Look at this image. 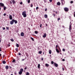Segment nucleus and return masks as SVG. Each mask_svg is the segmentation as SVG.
<instances>
[{
	"label": "nucleus",
	"instance_id": "f257e3e1",
	"mask_svg": "<svg viewBox=\"0 0 75 75\" xmlns=\"http://www.w3.org/2000/svg\"><path fill=\"white\" fill-rule=\"evenodd\" d=\"M0 7H4V10H6L7 8V7L4 5V3H0Z\"/></svg>",
	"mask_w": 75,
	"mask_h": 75
},
{
	"label": "nucleus",
	"instance_id": "f03ea898",
	"mask_svg": "<svg viewBox=\"0 0 75 75\" xmlns=\"http://www.w3.org/2000/svg\"><path fill=\"white\" fill-rule=\"evenodd\" d=\"M22 15L24 17H26L27 15L25 11L22 12Z\"/></svg>",
	"mask_w": 75,
	"mask_h": 75
},
{
	"label": "nucleus",
	"instance_id": "7ed1b4c3",
	"mask_svg": "<svg viewBox=\"0 0 75 75\" xmlns=\"http://www.w3.org/2000/svg\"><path fill=\"white\" fill-rule=\"evenodd\" d=\"M14 19H13L11 21H10V24L11 25H13L14 24Z\"/></svg>",
	"mask_w": 75,
	"mask_h": 75
},
{
	"label": "nucleus",
	"instance_id": "20e7f679",
	"mask_svg": "<svg viewBox=\"0 0 75 75\" xmlns=\"http://www.w3.org/2000/svg\"><path fill=\"white\" fill-rule=\"evenodd\" d=\"M64 10L65 11H68L69 9L67 7H65L64 8Z\"/></svg>",
	"mask_w": 75,
	"mask_h": 75
},
{
	"label": "nucleus",
	"instance_id": "39448f33",
	"mask_svg": "<svg viewBox=\"0 0 75 75\" xmlns=\"http://www.w3.org/2000/svg\"><path fill=\"white\" fill-rule=\"evenodd\" d=\"M72 29V24H70L69 25V31H70Z\"/></svg>",
	"mask_w": 75,
	"mask_h": 75
},
{
	"label": "nucleus",
	"instance_id": "423d86ee",
	"mask_svg": "<svg viewBox=\"0 0 75 75\" xmlns=\"http://www.w3.org/2000/svg\"><path fill=\"white\" fill-rule=\"evenodd\" d=\"M70 59L71 60L72 59L73 61H75V58L74 57H71V58H70Z\"/></svg>",
	"mask_w": 75,
	"mask_h": 75
},
{
	"label": "nucleus",
	"instance_id": "0eeeda50",
	"mask_svg": "<svg viewBox=\"0 0 75 75\" xmlns=\"http://www.w3.org/2000/svg\"><path fill=\"white\" fill-rule=\"evenodd\" d=\"M46 36H47V34H46V33H44V34L43 35V38H45V37H46Z\"/></svg>",
	"mask_w": 75,
	"mask_h": 75
},
{
	"label": "nucleus",
	"instance_id": "6e6552de",
	"mask_svg": "<svg viewBox=\"0 0 75 75\" xmlns=\"http://www.w3.org/2000/svg\"><path fill=\"white\" fill-rule=\"evenodd\" d=\"M54 65L55 67H57L58 66V64H57V63H56L55 62L54 63Z\"/></svg>",
	"mask_w": 75,
	"mask_h": 75
},
{
	"label": "nucleus",
	"instance_id": "1a4fd4ad",
	"mask_svg": "<svg viewBox=\"0 0 75 75\" xmlns=\"http://www.w3.org/2000/svg\"><path fill=\"white\" fill-rule=\"evenodd\" d=\"M9 18L10 20H12L13 18L12 16V15H10Z\"/></svg>",
	"mask_w": 75,
	"mask_h": 75
},
{
	"label": "nucleus",
	"instance_id": "9d476101",
	"mask_svg": "<svg viewBox=\"0 0 75 75\" xmlns=\"http://www.w3.org/2000/svg\"><path fill=\"white\" fill-rule=\"evenodd\" d=\"M24 33H23V32H22V33H21V35L22 36H24Z\"/></svg>",
	"mask_w": 75,
	"mask_h": 75
},
{
	"label": "nucleus",
	"instance_id": "9b49d317",
	"mask_svg": "<svg viewBox=\"0 0 75 75\" xmlns=\"http://www.w3.org/2000/svg\"><path fill=\"white\" fill-rule=\"evenodd\" d=\"M60 4L61 3L59 1H58L57 3V5H58V6H60Z\"/></svg>",
	"mask_w": 75,
	"mask_h": 75
},
{
	"label": "nucleus",
	"instance_id": "f8f14e48",
	"mask_svg": "<svg viewBox=\"0 0 75 75\" xmlns=\"http://www.w3.org/2000/svg\"><path fill=\"white\" fill-rule=\"evenodd\" d=\"M44 17H45V18H47L48 17L47 15V14H45Z\"/></svg>",
	"mask_w": 75,
	"mask_h": 75
},
{
	"label": "nucleus",
	"instance_id": "ddd939ff",
	"mask_svg": "<svg viewBox=\"0 0 75 75\" xmlns=\"http://www.w3.org/2000/svg\"><path fill=\"white\" fill-rule=\"evenodd\" d=\"M14 22H15V24H17V21L16 20H15L14 19Z\"/></svg>",
	"mask_w": 75,
	"mask_h": 75
},
{
	"label": "nucleus",
	"instance_id": "4468645a",
	"mask_svg": "<svg viewBox=\"0 0 75 75\" xmlns=\"http://www.w3.org/2000/svg\"><path fill=\"white\" fill-rule=\"evenodd\" d=\"M21 74H22V73H23V68H21Z\"/></svg>",
	"mask_w": 75,
	"mask_h": 75
},
{
	"label": "nucleus",
	"instance_id": "2eb2a0df",
	"mask_svg": "<svg viewBox=\"0 0 75 75\" xmlns=\"http://www.w3.org/2000/svg\"><path fill=\"white\" fill-rule=\"evenodd\" d=\"M25 55H26L27 57H29V55L28 54L27 52H25Z\"/></svg>",
	"mask_w": 75,
	"mask_h": 75
},
{
	"label": "nucleus",
	"instance_id": "dca6fc26",
	"mask_svg": "<svg viewBox=\"0 0 75 75\" xmlns=\"http://www.w3.org/2000/svg\"><path fill=\"white\" fill-rule=\"evenodd\" d=\"M56 51H57V52H58V53H59V51L58 48H57V49H56Z\"/></svg>",
	"mask_w": 75,
	"mask_h": 75
},
{
	"label": "nucleus",
	"instance_id": "f3484780",
	"mask_svg": "<svg viewBox=\"0 0 75 75\" xmlns=\"http://www.w3.org/2000/svg\"><path fill=\"white\" fill-rule=\"evenodd\" d=\"M13 4H15V3H16V2L15 1V0H13L12 1Z\"/></svg>",
	"mask_w": 75,
	"mask_h": 75
},
{
	"label": "nucleus",
	"instance_id": "a211bd4d",
	"mask_svg": "<svg viewBox=\"0 0 75 75\" xmlns=\"http://www.w3.org/2000/svg\"><path fill=\"white\" fill-rule=\"evenodd\" d=\"M6 61L5 60H3V61H2V63L3 64H6Z\"/></svg>",
	"mask_w": 75,
	"mask_h": 75
},
{
	"label": "nucleus",
	"instance_id": "6ab92c4d",
	"mask_svg": "<svg viewBox=\"0 0 75 75\" xmlns=\"http://www.w3.org/2000/svg\"><path fill=\"white\" fill-rule=\"evenodd\" d=\"M18 73H19V75H21V69H20V71Z\"/></svg>",
	"mask_w": 75,
	"mask_h": 75
},
{
	"label": "nucleus",
	"instance_id": "aec40b11",
	"mask_svg": "<svg viewBox=\"0 0 75 75\" xmlns=\"http://www.w3.org/2000/svg\"><path fill=\"white\" fill-rule=\"evenodd\" d=\"M15 50H16V51H17V52H18V48H15Z\"/></svg>",
	"mask_w": 75,
	"mask_h": 75
},
{
	"label": "nucleus",
	"instance_id": "412c9836",
	"mask_svg": "<svg viewBox=\"0 0 75 75\" xmlns=\"http://www.w3.org/2000/svg\"><path fill=\"white\" fill-rule=\"evenodd\" d=\"M35 34H38V31H35Z\"/></svg>",
	"mask_w": 75,
	"mask_h": 75
},
{
	"label": "nucleus",
	"instance_id": "4be33fe9",
	"mask_svg": "<svg viewBox=\"0 0 75 75\" xmlns=\"http://www.w3.org/2000/svg\"><path fill=\"white\" fill-rule=\"evenodd\" d=\"M8 68H9V67L8 65H6V69H8Z\"/></svg>",
	"mask_w": 75,
	"mask_h": 75
},
{
	"label": "nucleus",
	"instance_id": "5701e85b",
	"mask_svg": "<svg viewBox=\"0 0 75 75\" xmlns=\"http://www.w3.org/2000/svg\"><path fill=\"white\" fill-rule=\"evenodd\" d=\"M51 53H52V50H50L49 51V54H51Z\"/></svg>",
	"mask_w": 75,
	"mask_h": 75
},
{
	"label": "nucleus",
	"instance_id": "b1692460",
	"mask_svg": "<svg viewBox=\"0 0 75 75\" xmlns=\"http://www.w3.org/2000/svg\"><path fill=\"white\" fill-rule=\"evenodd\" d=\"M40 64H38V67L39 68H40Z\"/></svg>",
	"mask_w": 75,
	"mask_h": 75
},
{
	"label": "nucleus",
	"instance_id": "393cba45",
	"mask_svg": "<svg viewBox=\"0 0 75 75\" xmlns=\"http://www.w3.org/2000/svg\"><path fill=\"white\" fill-rule=\"evenodd\" d=\"M45 65L46 67H48L49 66V64H46Z\"/></svg>",
	"mask_w": 75,
	"mask_h": 75
},
{
	"label": "nucleus",
	"instance_id": "a878e982",
	"mask_svg": "<svg viewBox=\"0 0 75 75\" xmlns=\"http://www.w3.org/2000/svg\"><path fill=\"white\" fill-rule=\"evenodd\" d=\"M64 4H63V1H62V5H64V4H65V1H64Z\"/></svg>",
	"mask_w": 75,
	"mask_h": 75
},
{
	"label": "nucleus",
	"instance_id": "bb28decb",
	"mask_svg": "<svg viewBox=\"0 0 75 75\" xmlns=\"http://www.w3.org/2000/svg\"><path fill=\"white\" fill-rule=\"evenodd\" d=\"M16 45L17 47H19V45H18V44H16Z\"/></svg>",
	"mask_w": 75,
	"mask_h": 75
},
{
	"label": "nucleus",
	"instance_id": "cd10ccee",
	"mask_svg": "<svg viewBox=\"0 0 75 75\" xmlns=\"http://www.w3.org/2000/svg\"><path fill=\"white\" fill-rule=\"evenodd\" d=\"M15 61H16V60H15V59H14L13 60V61H12V62H15Z\"/></svg>",
	"mask_w": 75,
	"mask_h": 75
},
{
	"label": "nucleus",
	"instance_id": "c85d7f7f",
	"mask_svg": "<svg viewBox=\"0 0 75 75\" xmlns=\"http://www.w3.org/2000/svg\"><path fill=\"white\" fill-rule=\"evenodd\" d=\"M29 75V73H28V72H27L26 74V75Z\"/></svg>",
	"mask_w": 75,
	"mask_h": 75
},
{
	"label": "nucleus",
	"instance_id": "c756f323",
	"mask_svg": "<svg viewBox=\"0 0 75 75\" xmlns=\"http://www.w3.org/2000/svg\"><path fill=\"white\" fill-rule=\"evenodd\" d=\"M10 40L11 41H12V42L14 41V40L13 38H11V39H10Z\"/></svg>",
	"mask_w": 75,
	"mask_h": 75
},
{
	"label": "nucleus",
	"instance_id": "7c9ffc66",
	"mask_svg": "<svg viewBox=\"0 0 75 75\" xmlns=\"http://www.w3.org/2000/svg\"><path fill=\"white\" fill-rule=\"evenodd\" d=\"M42 51H39V54H42Z\"/></svg>",
	"mask_w": 75,
	"mask_h": 75
},
{
	"label": "nucleus",
	"instance_id": "2f4dec72",
	"mask_svg": "<svg viewBox=\"0 0 75 75\" xmlns=\"http://www.w3.org/2000/svg\"><path fill=\"white\" fill-rule=\"evenodd\" d=\"M30 0H28V3H30Z\"/></svg>",
	"mask_w": 75,
	"mask_h": 75
},
{
	"label": "nucleus",
	"instance_id": "473e14b6",
	"mask_svg": "<svg viewBox=\"0 0 75 75\" xmlns=\"http://www.w3.org/2000/svg\"><path fill=\"white\" fill-rule=\"evenodd\" d=\"M6 30H9V28L8 27H6Z\"/></svg>",
	"mask_w": 75,
	"mask_h": 75
},
{
	"label": "nucleus",
	"instance_id": "72a5a7b5",
	"mask_svg": "<svg viewBox=\"0 0 75 75\" xmlns=\"http://www.w3.org/2000/svg\"><path fill=\"white\" fill-rule=\"evenodd\" d=\"M31 40H32L33 41H34L33 38H32V37H31Z\"/></svg>",
	"mask_w": 75,
	"mask_h": 75
},
{
	"label": "nucleus",
	"instance_id": "f704fd0d",
	"mask_svg": "<svg viewBox=\"0 0 75 75\" xmlns=\"http://www.w3.org/2000/svg\"><path fill=\"white\" fill-rule=\"evenodd\" d=\"M51 64H54V61H51Z\"/></svg>",
	"mask_w": 75,
	"mask_h": 75
},
{
	"label": "nucleus",
	"instance_id": "c9c22d12",
	"mask_svg": "<svg viewBox=\"0 0 75 75\" xmlns=\"http://www.w3.org/2000/svg\"><path fill=\"white\" fill-rule=\"evenodd\" d=\"M30 7H33V3H32L31 4V6H30Z\"/></svg>",
	"mask_w": 75,
	"mask_h": 75
},
{
	"label": "nucleus",
	"instance_id": "e433bc0d",
	"mask_svg": "<svg viewBox=\"0 0 75 75\" xmlns=\"http://www.w3.org/2000/svg\"><path fill=\"white\" fill-rule=\"evenodd\" d=\"M39 7H36V10H38V9H39Z\"/></svg>",
	"mask_w": 75,
	"mask_h": 75
},
{
	"label": "nucleus",
	"instance_id": "4c0bfd02",
	"mask_svg": "<svg viewBox=\"0 0 75 75\" xmlns=\"http://www.w3.org/2000/svg\"><path fill=\"white\" fill-rule=\"evenodd\" d=\"M58 47V45H56V49H57V48Z\"/></svg>",
	"mask_w": 75,
	"mask_h": 75
},
{
	"label": "nucleus",
	"instance_id": "58836bf2",
	"mask_svg": "<svg viewBox=\"0 0 75 75\" xmlns=\"http://www.w3.org/2000/svg\"><path fill=\"white\" fill-rule=\"evenodd\" d=\"M6 13H4V14L3 15L4 16H6Z\"/></svg>",
	"mask_w": 75,
	"mask_h": 75
},
{
	"label": "nucleus",
	"instance_id": "ea45409f",
	"mask_svg": "<svg viewBox=\"0 0 75 75\" xmlns=\"http://www.w3.org/2000/svg\"><path fill=\"white\" fill-rule=\"evenodd\" d=\"M18 54L19 55H21V54L20 52H18Z\"/></svg>",
	"mask_w": 75,
	"mask_h": 75
},
{
	"label": "nucleus",
	"instance_id": "a19ab883",
	"mask_svg": "<svg viewBox=\"0 0 75 75\" xmlns=\"http://www.w3.org/2000/svg\"><path fill=\"white\" fill-rule=\"evenodd\" d=\"M42 24H40V27H41V28H42Z\"/></svg>",
	"mask_w": 75,
	"mask_h": 75
},
{
	"label": "nucleus",
	"instance_id": "79ce46f5",
	"mask_svg": "<svg viewBox=\"0 0 75 75\" xmlns=\"http://www.w3.org/2000/svg\"><path fill=\"white\" fill-rule=\"evenodd\" d=\"M62 50L63 51H65V50L64 48H63Z\"/></svg>",
	"mask_w": 75,
	"mask_h": 75
},
{
	"label": "nucleus",
	"instance_id": "37998d69",
	"mask_svg": "<svg viewBox=\"0 0 75 75\" xmlns=\"http://www.w3.org/2000/svg\"><path fill=\"white\" fill-rule=\"evenodd\" d=\"M53 1V0H49V1H50V2H52Z\"/></svg>",
	"mask_w": 75,
	"mask_h": 75
},
{
	"label": "nucleus",
	"instance_id": "c03bdc74",
	"mask_svg": "<svg viewBox=\"0 0 75 75\" xmlns=\"http://www.w3.org/2000/svg\"><path fill=\"white\" fill-rule=\"evenodd\" d=\"M25 69H27V67H25V68H24Z\"/></svg>",
	"mask_w": 75,
	"mask_h": 75
},
{
	"label": "nucleus",
	"instance_id": "a18cd8bd",
	"mask_svg": "<svg viewBox=\"0 0 75 75\" xmlns=\"http://www.w3.org/2000/svg\"><path fill=\"white\" fill-rule=\"evenodd\" d=\"M53 16L55 17L56 14H53Z\"/></svg>",
	"mask_w": 75,
	"mask_h": 75
},
{
	"label": "nucleus",
	"instance_id": "49530a36",
	"mask_svg": "<svg viewBox=\"0 0 75 75\" xmlns=\"http://www.w3.org/2000/svg\"><path fill=\"white\" fill-rule=\"evenodd\" d=\"M60 20V18L59 17L57 19V20Z\"/></svg>",
	"mask_w": 75,
	"mask_h": 75
},
{
	"label": "nucleus",
	"instance_id": "de8ad7c7",
	"mask_svg": "<svg viewBox=\"0 0 75 75\" xmlns=\"http://www.w3.org/2000/svg\"><path fill=\"white\" fill-rule=\"evenodd\" d=\"M10 4H12V1H10Z\"/></svg>",
	"mask_w": 75,
	"mask_h": 75
},
{
	"label": "nucleus",
	"instance_id": "09e8293b",
	"mask_svg": "<svg viewBox=\"0 0 75 75\" xmlns=\"http://www.w3.org/2000/svg\"><path fill=\"white\" fill-rule=\"evenodd\" d=\"M62 61H65V59H62Z\"/></svg>",
	"mask_w": 75,
	"mask_h": 75
},
{
	"label": "nucleus",
	"instance_id": "8fccbe9b",
	"mask_svg": "<svg viewBox=\"0 0 75 75\" xmlns=\"http://www.w3.org/2000/svg\"><path fill=\"white\" fill-rule=\"evenodd\" d=\"M20 4H23V2H21L20 3Z\"/></svg>",
	"mask_w": 75,
	"mask_h": 75
},
{
	"label": "nucleus",
	"instance_id": "3c124183",
	"mask_svg": "<svg viewBox=\"0 0 75 75\" xmlns=\"http://www.w3.org/2000/svg\"><path fill=\"white\" fill-rule=\"evenodd\" d=\"M3 30H5V27H3Z\"/></svg>",
	"mask_w": 75,
	"mask_h": 75
},
{
	"label": "nucleus",
	"instance_id": "603ef678",
	"mask_svg": "<svg viewBox=\"0 0 75 75\" xmlns=\"http://www.w3.org/2000/svg\"><path fill=\"white\" fill-rule=\"evenodd\" d=\"M73 3V1H71V3Z\"/></svg>",
	"mask_w": 75,
	"mask_h": 75
},
{
	"label": "nucleus",
	"instance_id": "864d4df0",
	"mask_svg": "<svg viewBox=\"0 0 75 75\" xmlns=\"http://www.w3.org/2000/svg\"><path fill=\"white\" fill-rule=\"evenodd\" d=\"M25 60V59H22L21 61H24Z\"/></svg>",
	"mask_w": 75,
	"mask_h": 75
},
{
	"label": "nucleus",
	"instance_id": "5fc2aeb1",
	"mask_svg": "<svg viewBox=\"0 0 75 75\" xmlns=\"http://www.w3.org/2000/svg\"><path fill=\"white\" fill-rule=\"evenodd\" d=\"M47 8H45V11H47Z\"/></svg>",
	"mask_w": 75,
	"mask_h": 75
},
{
	"label": "nucleus",
	"instance_id": "6e6d98bb",
	"mask_svg": "<svg viewBox=\"0 0 75 75\" xmlns=\"http://www.w3.org/2000/svg\"><path fill=\"white\" fill-rule=\"evenodd\" d=\"M62 27L63 28H65V27H64V25H62Z\"/></svg>",
	"mask_w": 75,
	"mask_h": 75
},
{
	"label": "nucleus",
	"instance_id": "4d7b16f0",
	"mask_svg": "<svg viewBox=\"0 0 75 75\" xmlns=\"http://www.w3.org/2000/svg\"><path fill=\"white\" fill-rule=\"evenodd\" d=\"M74 17H75V12H74Z\"/></svg>",
	"mask_w": 75,
	"mask_h": 75
},
{
	"label": "nucleus",
	"instance_id": "13d9d810",
	"mask_svg": "<svg viewBox=\"0 0 75 75\" xmlns=\"http://www.w3.org/2000/svg\"><path fill=\"white\" fill-rule=\"evenodd\" d=\"M0 51H2L1 48H0Z\"/></svg>",
	"mask_w": 75,
	"mask_h": 75
},
{
	"label": "nucleus",
	"instance_id": "bf43d9fd",
	"mask_svg": "<svg viewBox=\"0 0 75 75\" xmlns=\"http://www.w3.org/2000/svg\"><path fill=\"white\" fill-rule=\"evenodd\" d=\"M62 70H63V71H64V68H62Z\"/></svg>",
	"mask_w": 75,
	"mask_h": 75
},
{
	"label": "nucleus",
	"instance_id": "052dcab7",
	"mask_svg": "<svg viewBox=\"0 0 75 75\" xmlns=\"http://www.w3.org/2000/svg\"><path fill=\"white\" fill-rule=\"evenodd\" d=\"M28 30H30V28H28Z\"/></svg>",
	"mask_w": 75,
	"mask_h": 75
},
{
	"label": "nucleus",
	"instance_id": "680f3d73",
	"mask_svg": "<svg viewBox=\"0 0 75 75\" xmlns=\"http://www.w3.org/2000/svg\"><path fill=\"white\" fill-rule=\"evenodd\" d=\"M61 1H64V0H61Z\"/></svg>",
	"mask_w": 75,
	"mask_h": 75
},
{
	"label": "nucleus",
	"instance_id": "e2e57ef3",
	"mask_svg": "<svg viewBox=\"0 0 75 75\" xmlns=\"http://www.w3.org/2000/svg\"><path fill=\"white\" fill-rule=\"evenodd\" d=\"M1 42V38H0V42Z\"/></svg>",
	"mask_w": 75,
	"mask_h": 75
},
{
	"label": "nucleus",
	"instance_id": "0e129e2a",
	"mask_svg": "<svg viewBox=\"0 0 75 75\" xmlns=\"http://www.w3.org/2000/svg\"><path fill=\"white\" fill-rule=\"evenodd\" d=\"M4 57H5V55H3V58H4Z\"/></svg>",
	"mask_w": 75,
	"mask_h": 75
},
{
	"label": "nucleus",
	"instance_id": "69168bd1",
	"mask_svg": "<svg viewBox=\"0 0 75 75\" xmlns=\"http://www.w3.org/2000/svg\"><path fill=\"white\" fill-rule=\"evenodd\" d=\"M41 59L42 60H43L44 59L43 58H41Z\"/></svg>",
	"mask_w": 75,
	"mask_h": 75
},
{
	"label": "nucleus",
	"instance_id": "338daca9",
	"mask_svg": "<svg viewBox=\"0 0 75 75\" xmlns=\"http://www.w3.org/2000/svg\"><path fill=\"white\" fill-rule=\"evenodd\" d=\"M14 73V74H16V72H15Z\"/></svg>",
	"mask_w": 75,
	"mask_h": 75
},
{
	"label": "nucleus",
	"instance_id": "774afa93",
	"mask_svg": "<svg viewBox=\"0 0 75 75\" xmlns=\"http://www.w3.org/2000/svg\"><path fill=\"white\" fill-rule=\"evenodd\" d=\"M56 14H58V13H57V11H56Z\"/></svg>",
	"mask_w": 75,
	"mask_h": 75
}]
</instances>
